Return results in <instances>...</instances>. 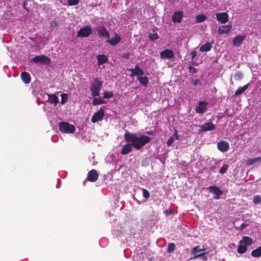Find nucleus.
Segmentation results:
<instances>
[{"label": "nucleus", "instance_id": "44", "mask_svg": "<svg viewBox=\"0 0 261 261\" xmlns=\"http://www.w3.org/2000/svg\"><path fill=\"white\" fill-rule=\"evenodd\" d=\"M159 38V36L157 34H152L149 35V39L150 40L154 41Z\"/></svg>", "mask_w": 261, "mask_h": 261}, {"label": "nucleus", "instance_id": "22", "mask_svg": "<svg viewBox=\"0 0 261 261\" xmlns=\"http://www.w3.org/2000/svg\"><path fill=\"white\" fill-rule=\"evenodd\" d=\"M253 243L252 239L249 237L243 236L242 240L239 241V244H242L246 246L251 245Z\"/></svg>", "mask_w": 261, "mask_h": 261}, {"label": "nucleus", "instance_id": "41", "mask_svg": "<svg viewBox=\"0 0 261 261\" xmlns=\"http://www.w3.org/2000/svg\"><path fill=\"white\" fill-rule=\"evenodd\" d=\"M80 0H68V5L70 6H75L79 3Z\"/></svg>", "mask_w": 261, "mask_h": 261}, {"label": "nucleus", "instance_id": "54", "mask_svg": "<svg viewBox=\"0 0 261 261\" xmlns=\"http://www.w3.org/2000/svg\"><path fill=\"white\" fill-rule=\"evenodd\" d=\"M146 133L147 134H148V135H151L152 134V133L151 132H147Z\"/></svg>", "mask_w": 261, "mask_h": 261}, {"label": "nucleus", "instance_id": "37", "mask_svg": "<svg viewBox=\"0 0 261 261\" xmlns=\"http://www.w3.org/2000/svg\"><path fill=\"white\" fill-rule=\"evenodd\" d=\"M103 98L106 99L112 98L114 96V93L112 91L109 92L105 91L103 92Z\"/></svg>", "mask_w": 261, "mask_h": 261}, {"label": "nucleus", "instance_id": "11", "mask_svg": "<svg viewBox=\"0 0 261 261\" xmlns=\"http://www.w3.org/2000/svg\"><path fill=\"white\" fill-rule=\"evenodd\" d=\"M184 17V13L181 11H176L172 16V20L174 23H180Z\"/></svg>", "mask_w": 261, "mask_h": 261}, {"label": "nucleus", "instance_id": "36", "mask_svg": "<svg viewBox=\"0 0 261 261\" xmlns=\"http://www.w3.org/2000/svg\"><path fill=\"white\" fill-rule=\"evenodd\" d=\"M243 77V73L239 71H237L235 74H234V80L236 81H240L242 79Z\"/></svg>", "mask_w": 261, "mask_h": 261}, {"label": "nucleus", "instance_id": "21", "mask_svg": "<svg viewBox=\"0 0 261 261\" xmlns=\"http://www.w3.org/2000/svg\"><path fill=\"white\" fill-rule=\"evenodd\" d=\"M231 25H221L218 28V33L219 34H223L224 33H228L231 29Z\"/></svg>", "mask_w": 261, "mask_h": 261}, {"label": "nucleus", "instance_id": "8", "mask_svg": "<svg viewBox=\"0 0 261 261\" xmlns=\"http://www.w3.org/2000/svg\"><path fill=\"white\" fill-rule=\"evenodd\" d=\"M104 115L105 112L103 109L100 108L97 112L94 113L91 118V122L92 123H96L102 120Z\"/></svg>", "mask_w": 261, "mask_h": 261}, {"label": "nucleus", "instance_id": "31", "mask_svg": "<svg viewBox=\"0 0 261 261\" xmlns=\"http://www.w3.org/2000/svg\"><path fill=\"white\" fill-rule=\"evenodd\" d=\"M247 250V247L245 245L241 244H239V245L237 251L239 254H243Z\"/></svg>", "mask_w": 261, "mask_h": 261}, {"label": "nucleus", "instance_id": "45", "mask_svg": "<svg viewBox=\"0 0 261 261\" xmlns=\"http://www.w3.org/2000/svg\"><path fill=\"white\" fill-rule=\"evenodd\" d=\"M248 225V224L246 223H242L239 227H236L237 230H242L245 227Z\"/></svg>", "mask_w": 261, "mask_h": 261}, {"label": "nucleus", "instance_id": "32", "mask_svg": "<svg viewBox=\"0 0 261 261\" xmlns=\"http://www.w3.org/2000/svg\"><path fill=\"white\" fill-rule=\"evenodd\" d=\"M207 17L204 14H199L196 16L195 19L197 23H200L204 21L206 19Z\"/></svg>", "mask_w": 261, "mask_h": 261}, {"label": "nucleus", "instance_id": "24", "mask_svg": "<svg viewBox=\"0 0 261 261\" xmlns=\"http://www.w3.org/2000/svg\"><path fill=\"white\" fill-rule=\"evenodd\" d=\"M244 39L245 36H238L235 37L233 40V45L237 46H240Z\"/></svg>", "mask_w": 261, "mask_h": 261}, {"label": "nucleus", "instance_id": "43", "mask_svg": "<svg viewBox=\"0 0 261 261\" xmlns=\"http://www.w3.org/2000/svg\"><path fill=\"white\" fill-rule=\"evenodd\" d=\"M175 139L173 136L170 137L167 142V145L168 146H170L172 145L173 143L174 142Z\"/></svg>", "mask_w": 261, "mask_h": 261}, {"label": "nucleus", "instance_id": "26", "mask_svg": "<svg viewBox=\"0 0 261 261\" xmlns=\"http://www.w3.org/2000/svg\"><path fill=\"white\" fill-rule=\"evenodd\" d=\"M97 59L98 60L99 65L105 63L108 60V57L105 55H99L97 56Z\"/></svg>", "mask_w": 261, "mask_h": 261}, {"label": "nucleus", "instance_id": "25", "mask_svg": "<svg viewBox=\"0 0 261 261\" xmlns=\"http://www.w3.org/2000/svg\"><path fill=\"white\" fill-rule=\"evenodd\" d=\"M208 253V251L204 252L202 251L201 253L200 252L199 254H197L196 255H195L192 258V259H197V258H200L201 259L203 260H205L207 259V257L205 256L206 254H207Z\"/></svg>", "mask_w": 261, "mask_h": 261}, {"label": "nucleus", "instance_id": "17", "mask_svg": "<svg viewBox=\"0 0 261 261\" xmlns=\"http://www.w3.org/2000/svg\"><path fill=\"white\" fill-rule=\"evenodd\" d=\"M45 95L48 97L47 101L55 105L59 102L58 97L56 95V94H46Z\"/></svg>", "mask_w": 261, "mask_h": 261}, {"label": "nucleus", "instance_id": "48", "mask_svg": "<svg viewBox=\"0 0 261 261\" xmlns=\"http://www.w3.org/2000/svg\"><path fill=\"white\" fill-rule=\"evenodd\" d=\"M28 2V0H25L24 1L23 4H22V6H23V7L24 9H25L27 10V11L29 12L30 10H29V9L27 7V3Z\"/></svg>", "mask_w": 261, "mask_h": 261}, {"label": "nucleus", "instance_id": "38", "mask_svg": "<svg viewBox=\"0 0 261 261\" xmlns=\"http://www.w3.org/2000/svg\"><path fill=\"white\" fill-rule=\"evenodd\" d=\"M175 248V246L174 243H170L168 244L167 249V251L169 253L172 252Z\"/></svg>", "mask_w": 261, "mask_h": 261}, {"label": "nucleus", "instance_id": "28", "mask_svg": "<svg viewBox=\"0 0 261 261\" xmlns=\"http://www.w3.org/2000/svg\"><path fill=\"white\" fill-rule=\"evenodd\" d=\"M249 84L244 86L243 87H240L235 92V95H239L242 94L248 88Z\"/></svg>", "mask_w": 261, "mask_h": 261}, {"label": "nucleus", "instance_id": "16", "mask_svg": "<svg viewBox=\"0 0 261 261\" xmlns=\"http://www.w3.org/2000/svg\"><path fill=\"white\" fill-rule=\"evenodd\" d=\"M199 127L201 128L200 131L204 132L213 130L215 128V125L212 122L205 123Z\"/></svg>", "mask_w": 261, "mask_h": 261}, {"label": "nucleus", "instance_id": "14", "mask_svg": "<svg viewBox=\"0 0 261 261\" xmlns=\"http://www.w3.org/2000/svg\"><path fill=\"white\" fill-rule=\"evenodd\" d=\"M129 71L131 72L130 74V77H134V76H137V77L140 74H143L144 71L142 69H141L138 65H135L134 68H131L129 69Z\"/></svg>", "mask_w": 261, "mask_h": 261}, {"label": "nucleus", "instance_id": "6", "mask_svg": "<svg viewBox=\"0 0 261 261\" xmlns=\"http://www.w3.org/2000/svg\"><path fill=\"white\" fill-rule=\"evenodd\" d=\"M92 29L90 27L86 25L77 31V37L81 38L88 37L92 34Z\"/></svg>", "mask_w": 261, "mask_h": 261}, {"label": "nucleus", "instance_id": "47", "mask_svg": "<svg viewBox=\"0 0 261 261\" xmlns=\"http://www.w3.org/2000/svg\"><path fill=\"white\" fill-rule=\"evenodd\" d=\"M191 82L194 86H196L199 84V80L198 79H195V80L192 79Z\"/></svg>", "mask_w": 261, "mask_h": 261}, {"label": "nucleus", "instance_id": "4", "mask_svg": "<svg viewBox=\"0 0 261 261\" xmlns=\"http://www.w3.org/2000/svg\"><path fill=\"white\" fill-rule=\"evenodd\" d=\"M30 62H33L36 64L49 65L50 62V60L47 56L41 55L35 56L34 57L31 59Z\"/></svg>", "mask_w": 261, "mask_h": 261}, {"label": "nucleus", "instance_id": "7", "mask_svg": "<svg viewBox=\"0 0 261 261\" xmlns=\"http://www.w3.org/2000/svg\"><path fill=\"white\" fill-rule=\"evenodd\" d=\"M207 189L211 193L215 194V196L213 197V199H220L221 196L223 194L222 191L217 186H210L207 188Z\"/></svg>", "mask_w": 261, "mask_h": 261}, {"label": "nucleus", "instance_id": "2", "mask_svg": "<svg viewBox=\"0 0 261 261\" xmlns=\"http://www.w3.org/2000/svg\"><path fill=\"white\" fill-rule=\"evenodd\" d=\"M102 86V82L100 81L98 78H94L93 81L90 84V90L91 92L92 97L98 96L100 94V91Z\"/></svg>", "mask_w": 261, "mask_h": 261}, {"label": "nucleus", "instance_id": "52", "mask_svg": "<svg viewBox=\"0 0 261 261\" xmlns=\"http://www.w3.org/2000/svg\"><path fill=\"white\" fill-rule=\"evenodd\" d=\"M57 25V22L56 21H54L51 22V27H56Z\"/></svg>", "mask_w": 261, "mask_h": 261}, {"label": "nucleus", "instance_id": "53", "mask_svg": "<svg viewBox=\"0 0 261 261\" xmlns=\"http://www.w3.org/2000/svg\"><path fill=\"white\" fill-rule=\"evenodd\" d=\"M174 138L176 140H177L178 139V134H177V131H175V133L174 134V136H173Z\"/></svg>", "mask_w": 261, "mask_h": 261}, {"label": "nucleus", "instance_id": "12", "mask_svg": "<svg viewBox=\"0 0 261 261\" xmlns=\"http://www.w3.org/2000/svg\"><path fill=\"white\" fill-rule=\"evenodd\" d=\"M217 147L220 151L224 152L229 149V145L227 141L222 140L217 143Z\"/></svg>", "mask_w": 261, "mask_h": 261}, {"label": "nucleus", "instance_id": "5", "mask_svg": "<svg viewBox=\"0 0 261 261\" xmlns=\"http://www.w3.org/2000/svg\"><path fill=\"white\" fill-rule=\"evenodd\" d=\"M97 36L101 39H109L110 34L109 31L103 25L98 26L96 28Z\"/></svg>", "mask_w": 261, "mask_h": 261}, {"label": "nucleus", "instance_id": "23", "mask_svg": "<svg viewBox=\"0 0 261 261\" xmlns=\"http://www.w3.org/2000/svg\"><path fill=\"white\" fill-rule=\"evenodd\" d=\"M21 78L24 84H29L31 82V76L27 72H22Z\"/></svg>", "mask_w": 261, "mask_h": 261}, {"label": "nucleus", "instance_id": "20", "mask_svg": "<svg viewBox=\"0 0 261 261\" xmlns=\"http://www.w3.org/2000/svg\"><path fill=\"white\" fill-rule=\"evenodd\" d=\"M132 146H133L132 144L128 142L123 146L121 150V153L124 155L129 153L132 150Z\"/></svg>", "mask_w": 261, "mask_h": 261}, {"label": "nucleus", "instance_id": "15", "mask_svg": "<svg viewBox=\"0 0 261 261\" xmlns=\"http://www.w3.org/2000/svg\"><path fill=\"white\" fill-rule=\"evenodd\" d=\"M120 36L115 33L114 34V37L111 39H107L106 41L111 45L115 46L118 44L120 42Z\"/></svg>", "mask_w": 261, "mask_h": 261}, {"label": "nucleus", "instance_id": "42", "mask_svg": "<svg viewBox=\"0 0 261 261\" xmlns=\"http://www.w3.org/2000/svg\"><path fill=\"white\" fill-rule=\"evenodd\" d=\"M142 192H143V196L144 198H145L146 199H147L150 197L149 192L147 190H146L145 189H143Z\"/></svg>", "mask_w": 261, "mask_h": 261}, {"label": "nucleus", "instance_id": "19", "mask_svg": "<svg viewBox=\"0 0 261 261\" xmlns=\"http://www.w3.org/2000/svg\"><path fill=\"white\" fill-rule=\"evenodd\" d=\"M98 177V174L95 170H91L88 172V178L91 181H96Z\"/></svg>", "mask_w": 261, "mask_h": 261}, {"label": "nucleus", "instance_id": "40", "mask_svg": "<svg viewBox=\"0 0 261 261\" xmlns=\"http://www.w3.org/2000/svg\"><path fill=\"white\" fill-rule=\"evenodd\" d=\"M228 169V165L227 164H224L220 168V169L219 170V173L221 174H223L224 173L226 172Z\"/></svg>", "mask_w": 261, "mask_h": 261}, {"label": "nucleus", "instance_id": "51", "mask_svg": "<svg viewBox=\"0 0 261 261\" xmlns=\"http://www.w3.org/2000/svg\"><path fill=\"white\" fill-rule=\"evenodd\" d=\"M129 55L128 53H125V54H123L122 56V57L123 58H125V59H128L129 58Z\"/></svg>", "mask_w": 261, "mask_h": 261}, {"label": "nucleus", "instance_id": "33", "mask_svg": "<svg viewBox=\"0 0 261 261\" xmlns=\"http://www.w3.org/2000/svg\"><path fill=\"white\" fill-rule=\"evenodd\" d=\"M251 255L253 257H259L261 256V247H258L257 249L253 250L251 252Z\"/></svg>", "mask_w": 261, "mask_h": 261}, {"label": "nucleus", "instance_id": "1", "mask_svg": "<svg viewBox=\"0 0 261 261\" xmlns=\"http://www.w3.org/2000/svg\"><path fill=\"white\" fill-rule=\"evenodd\" d=\"M124 137L125 141L130 142L133 147L137 150L140 149L151 140L147 136L129 132L125 133Z\"/></svg>", "mask_w": 261, "mask_h": 261}, {"label": "nucleus", "instance_id": "30", "mask_svg": "<svg viewBox=\"0 0 261 261\" xmlns=\"http://www.w3.org/2000/svg\"><path fill=\"white\" fill-rule=\"evenodd\" d=\"M212 48V45L210 43H205L202 45L200 47V51H210Z\"/></svg>", "mask_w": 261, "mask_h": 261}, {"label": "nucleus", "instance_id": "46", "mask_svg": "<svg viewBox=\"0 0 261 261\" xmlns=\"http://www.w3.org/2000/svg\"><path fill=\"white\" fill-rule=\"evenodd\" d=\"M189 72H190L191 73H195L197 72V69L196 68L193 67L192 66H189Z\"/></svg>", "mask_w": 261, "mask_h": 261}, {"label": "nucleus", "instance_id": "55", "mask_svg": "<svg viewBox=\"0 0 261 261\" xmlns=\"http://www.w3.org/2000/svg\"><path fill=\"white\" fill-rule=\"evenodd\" d=\"M59 184H58L57 185V188H59Z\"/></svg>", "mask_w": 261, "mask_h": 261}, {"label": "nucleus", "instance_id": "34", "mask_svg": "<svg viewBox=\"0 0 261 261\" xmlns=\"http://www.w3.org/2000/svg\"><path fill=\"white\" fill-rule=\"evenodd\" d=\"M61 103L62 105L66 103L68 100V96L67 93H63L61 95Z\"/></svg>", "mask_w": 261, "mask_h": 261}, {"label": "nucleus", "instance_id": "3", "mask_svg": "<svg viewBox=\"0 0 261 261\" xmlns=\"http://www.w3.org/2000/svg\"><path fill=\"white\" fill-rule=\"evenodd\" d=\"M59 129L63 133L71 134L74 132V126L67 122H61L59 124Z\"/></svg>", "mask_w": 261, "mask_h": 261}, {"label": "nucleus", "instance_id": "35", "mask_svg": "<svg viewBox=\"0 0 261 261\" xmlns=\"http://www.w3.org/2000/svg\"><path fill=\"white\" fill-rule=\"evenodd\" d=\"M105 101L103 99H101L100 98H94V99L92 101V104L94 106L100 104H105Z\"/></svg>", "mask_w": 261, "mask_h": 261}, {"label": "nucleus", "instance_id": "50", "mask_svg": "<svg viewBox=\"0 0 261 261\" xmlns=\"http://www.w3.org/2000/svg\"><path fill=\"white\" fill-rule=\"evenodd\" d=\"M196 55H197V53L195 51H193L190 54V56H191V58L192 59H194L195 58V57L196 56Z\"/></svg>", "mask_w": 261, "mask_h": 261}, {"label": "nucleus", "instance_id": "18", "mask_svg": "<svg viewBox=\"0 0 261 261\" xmlns=\"http://www.w3.org/2000/svg\"><path fill=\"white\" fill-rule=\"evenodd\" d=\"M137 80L139 82L140 84L144 86H146L149 83L148 79L146 76H145L144 73L143 74H140L137 77Z\"/></svg>", "mask_w": 261, "mask_h": 261}, {"label": "nucleus", "instance_id": "9", "mask_svg": "<svg viewBox=\"0 0 261 261\" xmlns=\"http://www.w3.org/2000/svg\"><path fill=\"white\" fill-rule=\"evenodd\" d=\"M207 103L204 101L199 102L195 108L197 113L203 114L207 110Z\"/></svg>", "mask_w": 261, "mask_h": 261}, {"label": "nucleus", "instance_id": "39", "mask_svg": "<svg viewBox=\"0 0 261 261\" xmlns=\"http://www.w3.org/2000/svg\"><path fill=\"white\" fill-rule=\"evenodd\" d=\"M253 202L255 204L261 203V197L259 195H255L253 197Z\"/></svg>", "mask_w": 261, "mask_h": 261}, {"label": "nucleus", "instance_id": "49", "mask_svg": "<svg viewBox=\"0 0 261 261\" xmlns=\"http://www.w3.org/2000/svg\"><path fill=\"white\" fill-rule=\"evenodd\" d=\"M164 213L166 216L171 215L173 214L172 211L170 210H166Z\"/></svg>", "mask_w": 261, "mask_h": 261}, {"label": "nucleus", "instance_id": "29", "mask_svg": "<svg viewBox=\"0 0 261 261\" xmlns=\"http://www.w3.org/2000/svg\"><path fill=\"white\" fill-rule=\"evenodd\" d=\"M259 161H261V157H257L252 159H249L247 161L246 165H251Z\"/></svg>", "mask_w": 261, "mask_h": 261}, {"label": "nucleus", "instance_id": "10", "mask_svg": "<svg viewBox=\"0 0 261 261\" xmlns=\"http://www.w3.org/2000/svg\"><path fill=\"white\" fill-rule=\"evenodd\" d=\"M160 57L162 59H172L174 58V55L172 50L166 49L160 53Z\"/></svg>", "mask_w": 261, "mask_h": 261}, {"label": "nucleus", "instance_id": "13", "mask_svg": "<svg viewBox=\"0 0 261 261\" xmlns=\"http://www.w3.org/2000/svg\"><path fill=\"white\" fill-rule=\"evenodd\" d=\"M217 19L222 23H225L228 21V15L226 12L217 13Z\"/></svg>", "mask_w": 261, "mask_h": 261}, {"label": "nucleus", "instance_id": "56", "mask_svg": "<svg viewBox=\"0 0 261 261\" xmlns=\"http://www.w3.org/2000/svg\"><path fill=\"white\" fill-rule=\"evenodd\" d=\"M260 16H261V12H260Z\"/></svg>", "mask_w": 261, "mask_h": 261}, {"label": "nucleus", "instance_id": "27", "mask_svg": "<svg viewBox=\"0 0 261 261\" xmlns=\"http://www.w3.org/2000/svg\"><path fill=\"white\" fill-rule=\"evenodd\" d=\"M205 250H206L205 248H203L200 249L199 246H197L195 247L192 248V249L191 250V253L192 254H193L194 256L195 255L197 254L198 253H200L202 251H205Z\"/></svg>", "mask_w": 261, "mask_h": 261}]
</instances>
